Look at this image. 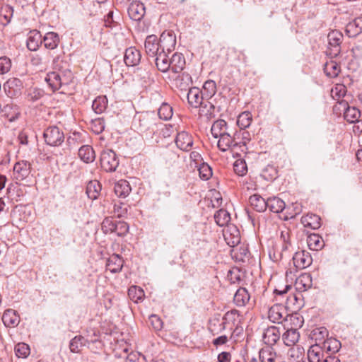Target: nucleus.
<instances>
[{
	"instance_id": "f257e3e1",
	"label": "nucleus",
	"mask_w": 362,
	"mask_h": 362,
	"mask_svg": "<svg viewBox=\"0 0 362 362\" xmlns=\"http://www.w3.org/2000/svg\"><path fill=\"white\" fill-rule=\"evenodd\" d=\"M73 77V74L69 69H59L49 72L45 77V81L54 92L63 86L69 85Z\"/></svg>"
},
{
	"instance_id": "f03ea898",
	"label": "nucleus",
	"mask_w": 362,
	"mask_h": 362,
	"mask_svg": "<svg viewBox=\"0 0 362 362\" xmlns=\"http://www.w3.org/2000/svg\"><path fill=\"white\" fill-rule=\"evenodd\" d=\"M268 318L274 323H282L283 321H293L297 320L299 325H301L302 321L296 315H289L287 308L281 303H276L272 305L268 311Z\"/></svg>"
},
{
	"instance_id": "7ed1b4c3",
	"label": "nucleus",
	"mask_w": 362,
	"mask_h": 362,
	"mask_svg": "<svg viewBox=\"0 0 362 362\" xmlns=\"http://www.w3.org/2000/svg\"><path fill=\"white\" fill-rule=\"evenodd\" d=\"M155 123V115L153 112H141L134 117V126L137 131L144 133L148 131H153Z\"/></svg>"
},
{
	"instance_id": "20e7f679",
	"label": "nucleus",
	"mask_w": 362,
	"mask_h": 362,
	"mask_svg": "<svg viewBox=\"0 0 362 362\" xmlns=\"http://www.w3.org/2000/svg\"><path fill=\"white\" fill-rule=\"evenodd\" d=\"M343 35L338 30H332L327 35L328 47L327 54L332 58L337 57L341 52V43Z\"/></svg>"
},
{
	"instance_id": "39448f33",
	"label": "nucleus",
	"mask_w": 362,
	"mask_h": 362,
	"mask_svg": "<svg viewBox=\"0 0 362 362\" xmlns=\"http://www.w3.org/2000/svg\"><path fill=\"white\" fill-rule=\"evenodd\" d=\"M101 168L106 172H114L119 165L116 153L111 149L103 150L100 158Z\"/></svg>"
},
{
	"instance_id": "423d86ee",
	"label": "nucleus",
	"mask_w": 362,
	"mask_h": 362,
	"mask_svg": "<svg viewBox=\"0 0 362 362\" xmlns=\"http://www.w3.org/2000/svg\"><path fill=\"white\" fill-rule=\"evenodd\" d=\"M237 313V310H233L230 312H227L222 318L221 321L218 318H215L211 320L209 324V330L211 332L215 335L224 330L226 328L228 320H235V317L236 316Z\"/></svg>"
},
{
	"instance_id": "0eeeda50",
	"label": "nucleus",
	"mask_w": 362,
	"mask_h": 362,
	"mask_svg": "<svg viewBox=\"0 0 362 362\" xmlns=\"http://www.w3.org/2000/svg\"><path fill=\"white\" fill-rule=\"evenodd\" d=\"M43 135L45 142L49 146H59L64 140V133L55 126L49 127Z\"/></svg>"
},
{
	"instance_id": "6e6552de",
	"label": "nucleus",
	"mask_w": 362,
	"mask_h": 362,
	"mask_svg": "<svg viewBox=\"0 0 362 362\" xmlns=\"http://www.w3.org/2000/svg\"><path fill=\"white\" fill-rule=\"evenodd\" d=\"M237 132L230 130V132L223 134L218 136L217 146L221 151H226L228 149L233 150L239 145V142L236 140Z\"/></svg>"
},
{
	"instance_id": "1a4fd4ad",
	"label": "nucleus",
	"mask_w": 362,
	"mask_h": 362,
	"mask_svg": "<svg viewBox=\"0 0 362 362\" xmlns=\"http://www.w3.org/2000/svg\"><path fill=\"white\" fill-rule=\"evenodd\" d=\"M31 165L27 160H20L15 163L13 171V177L16 180H23L30 173Z\"/></svg>"
},
{
	"instance_id": "9d476101",
	"label": "nucleus",
	"mask_w": 362,
	"mask_h": 362,
	"mask_svg": "<svg viewBox=\"0 0 362 362\" xmlns=\"http://www.w3.org/2000/svg\"><path fill=\"white\" fill-rule=\"evenodd\" d=\"M223 237L226 243L232 247L240 243V234L238 228L234 225L228 226L223 230Z\"/></svg>"
},
{
	"instance_id": "9b49d317",
	"label": "nucleus",
	"mask_w": 362,
	"mask_h": 362,
	"mask_svg": "<svg viewBox=\"0 0 362 362\" xmlns=\"http://www.w3.org/2000/svg\"><path fill=\"white\" fill-rule=\"evenodd\" d=\"M293 262L297 269H303L312 264L313 258L308 252L300 250L294 254Z\"/></svg>"
},
{
	"instance_id": "f8f14e48",
	"label": "nucleus",
	"mask_w": 362,
	"mask_h": 362,
	"mask_svg": "<svg viewBox=\"0 0 362 362\" xmlns=\"http://www.w3.org/2000/svg\"><path fill=\"white\" fill-rule=\"evenodd\" d=\"M159 45L160 50L163 52H172L176 45V37L170 31H164L160 36Z\"/></svg>"
},
{
	"instance_id": "ddd939ff",
	"label": "nucleus",
	"mask_w": 362,
	"mask_h": 362,
	"mask_svg": "<svg viewBox=\"0 0 362 362\" xmlns=\"http://www.w3.org/2000/svg\"><path fill=\"white\" fill-rule=\"evenodd\" d=\"M187 98L189 105L194 108H198L206 100L202 91L197 87L189 88Z\"/></svg>"
},
{
	"instance_id": "4468645a",
	"label": "nucleus",
	"mask_w": 362,
	"mask_h": 362,
	"mask_svg": "<svg viewBox=\"0 0 362 362\" xmlns=\"http://www.w3.org/2000/svg\"><path fill=\"white\" fill-rule=\"evenodd\" d=\"M144 4L140 1H133L128 8V14L130 18L135 21H139L143 18L145 15Z\"/></svg>"
},
{
	"instance_id": "2eb2a0df",
	"label": "nucleus",
	"mask_w": 362,
	"mask_h": 362,
	"mask_svg": "<svg viewBox=\"0 0 362 362\" xmlns=\"http://www.w3.org/2000/svg\"><path fill=\"white\" fill-rule=\"evenodd\" d=\"M281 332L276 326H271L267 328L263 333L264 342L271 347L274 345L280 339Z\"/></svg>"
},
{
	"instance_id": "dca6fc26",
	"label": "nucleus",
	"mask_w": 362,
	"mask_h": 362,
	"mask_svg": "<svg viewBox=\"0 0 362 362\" xmlns=\"http://www.w3.org/2000/svg\"><path fill=\"white\" fill-rule=\"evenodd\" d=\"M340 105L344 108V117L349 123L360 122L361 117V111L355 107L349 106L346 103L341 102Z\"/></svg>"
},
{
	"instance_id": "f3484780",
	"label": "nucleus",
	"mask_w": 362,
	"mask_h": 362,
	"mask_svg": "<svg viewBox=\"0 0 362 362\" xmlns=\"http://www.w3.org/2000/svg\"><path fill=\"white\" fill-rule=\"evenodd\" d=\"M175 144L180 150L188 151L193 145L192 137L186 132H179L175 138Z\"/></svg>"
},
{
	"instance_id": "a211bd4d",
	"label": "nucleus",
	"mask_w": 362,
	"mask_h": 362,
	"mask_svg": "<svg viewBox=\"0 0 362 362\" xmlns=\"http://www.w3.org/2000/svg\"><path fill=\"white\" fill-rule=\"evenodd\" d=\"M141 53L135 47H130L125 50L124 61L127 66H134L141 61Z\"/></svg>"
},
{
	"instance_id": "6ab92c4d",
	"label": "nucleus",
	"mask_w": 362,
	"mask_h": 362,
	"mask_svg": "<svg viewBox=\"0 0 362 362\" xmlns=\"http://www.w3.org/2000/svg\"><path fill=\"white\" fill-rule=\"evenodd\" d=\"M259 362H277L276 353L272 347L262 348L259 351ZM250 362H258L255 358H252Z\"/></svg>"
},
{
	"instance_id": "aec40b11",
	"label": "nucleus",
	"mask_w": 362,
	"mask_h": 362,
	"mask_svg": "<svg viewBox=\"0 0 362 362\" xmlns=\"http://www.w3.org/2000/svg\"><path fill=\"white\" fill-rule=\"evenodd\" d=\"M146 52L148 55L155 57L160 49L159 42L157 37L154 35H148L145 40L144 44Z\"/></svg>"
},
{
	"instance_id": "412c9836",
	"label": "nucleus",
	"mask_w": 362,
	"mask_h": 362,
	"mask_svg": "<svg viewBox=\"0 0 362 362\" xmlns=\"http://www.w3.org/2000/svg\"><path fill=\"white\" fill-rule=\"evenodd\" d=\"M346 34L349 37H355L362 33V16L349 22L345 28Z\"/></svg>"
},
{
	"instance_id": "4be33fe9",
	"label": "nucleus",
	"mask_w": 362,
	"mask_h": 362,
	"mask_svg": "<svg viewBox=\"0 0 362 362\" xmlns=\"http://www.w3.org/2000/svg\"><path fill=\"white\" fill-rule=\"evenodd\" d=\"M123 263L124 261L119 255L113 254L108 258L106 268L111 273H118L122 270Z\"/></svg>"
},
{
	"instance_id": "5701e85b",
	"label": "nucleus",
	"mask_w": 362,
	"mask_h": 362,
	"mask_svg": "<svg viewBox=\"0 0 362 362\" xmlns=\"http://www.w3.org/2000/svg\"><path fill=\"white\" fill-rule=\"evenodd\" d=\"M170 69L174 73H180L185 66V59L181 53H174L170 58Z\"/></svg>"
},
{
	"instance_id": "b1692460",
	"label": "nucleus",
	"mask_w": 362,
	"mask_h": 362,
	"mask_svg": "<svg viewBox=\"0 0 362 362\" xmlns=\"http://www.w3.org/2000/svg\"><path fill=\"white\" fill-rule=\"evenodd\" d=\"M300 221L304 227L310 228L313 230L318 229L321 226L320 217L313 214H308L302 216Z\"/></svg>"
},
{
	"instance_id": "393cba45",
	"label": "nucleus",
	"mask_w": 362,
	"mask_h": 362,
	"mask_svg": "<svg viewBox=\"0 0 362 362\" xmlns=\"http://www.w3.org/2000/svg\"><path fill=\"white\" fill-rule=\"evenodd\" d=\"M307 355L309 362H322L325 352L320 345L314 344L309 348Z\"/></svg>"
},
{
	"instance_id": "a878e982",
	"label": "nucleus",
	"mask_w": 362,
	"mask_h": 362,
	"mask_svg": "<svg viewBox=\"0 0 362 362\" xmlns=\"http://www.w3.org/2000/svg\"><path fill=\"white\" fill-rule=\"evenodd\" d=\"M42 42V35L39 31L34 30L29 33L27 40V47L28 49L36 51Z\"/></svg>"
},
{
	"instance_id": "bb28decb",
	"label": "nucleus",
	"mask_w": 362,
	"mask_h": 362,
	"mask_svg": "<svg viewBox=\"0 0 362 362\" xmlns=\"http://www.w3.org/2000/svg\"><path fill=\"white\" fill-rule=\"evenodd\" d=\"M2 321L6 327H15L18 325L20 317L14 310L8 309L3 314Z\"/></svg>"
},
{
	"instance_id": "cd10ccee",
	"label": "nucleus",
	"mask_w": 362,
	"mask_h": 362,
	"mask_svg": "<svg viewBox=\"0 0 362 362\" xmlns=\"http://www.w3.org/2000/svg\"><path fill=\"white\" fill-rule=\"evenodd\" d=\"M231 129L228 127L227 122L223 119H218L215 121L211 128V134L214 138L230 132Z\"/></svg>"
},
{
	"instance_id": "c85d7f7f",
	"label": "nucleus",
	"mask_w": 362,
	"mask_h": 362,
	"mask_svg": "<svg viewBox=\"0 0 362 362\" xmlns=\"http://www.w3.org/2000/svg\"><path fill=\"white\" fill-rule=\"evenodd\" d=\"M155 62L158 69L162 72H166L170 70V59L168 57L165 52H160L156 55Z\"/></svg>"
},
{
	"instance_id": "c756f323",
	"label": "nucleus",
	"mask_w": 362,
	"mask_h": 362,
	"mask_svg": "<svg viewBox=\"0 0 362 362\" xmlns=\"http://www.w3.org/2000/svg\"><path fill=\"white\" fill-rule=\"evenodd\" d=\"M192 83V77L189 74L187 73H182V74L178 75L175 81L176 88L182 91L189 90V88H192L190 87Z\"/></svg>"
},
{
	"instance_id": "7c9ffc66",
	"label": "nucleus",
	"mask_w": 362,
	"mask_h": 362,
	"mask_svg": "<svg viewBox=\"0 0 362 362\" xmlns=\"http://www.w3.org/2000/svg\"><path fill=\"white\" fill-rule=\"evenodd\" d=\"M198 108H199V115L201 117L211 119L216 116L215 106L207 99Z\"/></svg>"
},
{
	"instance_id": "2f4dec72",
	"label": "nucleus",
	"mask_w": 362,
	"mask_h": 362,
	"mask_svg": "<svg viewBox=\"0 0 362 362\" xmlns=\"http://www.w3.org/2000/svg\"><path fill=\"white\" fill-rule=\"evenodd\" d=\"M302 295L300 293H293L286 297V307L292 311L298 310L301 306Z\"/></svg>"
},
{
	"instance_id": "473e14b6",
	"label": "nucleus",
	"mask_w": 362,
	"mask_h": 362,
	"mask_svg": "<svg viewBox=\"0 0 362 362\" xmlns=\"http://www.w3.org/2000/svg\"><path fill=\"white\" fill-rule=\"evenodd\" d=\"M300 334L296 328L288 329L283 335L282 339L285 345L294 346L299 340Z\"/></svg>"
},
{
	"instance_id": "72a5a7b5",
	"label": "nucleus",
	"mask_w": 362,
	"mask_h": 362,
	"mask_svg": "<svg viewBox=\"0 0 362 362\" xmlns=\"http://www.w3.org/2000/svg\"><path fill=\"white\" fill-rule=\"evenodd\" d=\"M78 156L85 163H89L94 161L95 158V151L89 145L82 146L78 149Z\"/></svg>"
},
{
	"instance_id": "f704fd0d",
	"label": "nucleus",
	"mask_w": 362,
	"mask_h": 362,
	"mask_svg": "<svg viewBox=\"0 0 362 362\" xmlns=\"http://www.w3.org/2000/svg\"><path fill=\"white\" fill-rule=\"evenodd\" d=\"M250 296L245 288H240L235 292L233 301L238 307L245 306L250 300Z\"/></svg>"
},
{
	"instance_id": "c9c22d12",
	"label": "nucleus",
	"mask_w": 362,
	"mask_h": 362,
	"mask_svg": "<svg viewBox=\"0 0 362 362\" xmlns=\"http://www.w3.org/2000/svg\"><path fill=\"white\" fill-rule=\"evenodd\" d=\"M250 206L258 212H263L267 209V201L259 194H255L250 197Z\"/></svg>"
},
{
	"instance_id": "e433bc0d",
	"label": "nucleus",
	"mask_w": 362,
	"mask_h": 362,
	"mask_svg": "<svg viewBox=\"0 0 362 362\" xmlns=\"http://www.w3.org/2000/svg\"><path fill=\"white\" fill-rule=\"evenodd\" d=\"M114 191L117 197H126L131 192V187L127 180H120L115 183Z\"/></svg>"
},
{
	"instance_id": "4c0bfd02",
	"label": "nucleus",
	"mask_w": 362,
	"mask_h": 362,
	"mask_svg": "<svg viewBox=\"0 0 362 362\" xmlns=\"http://www.w3.org/2000/svg\"><path fill=\"white\" fill-rule=\"evenodd\" d=\"M285 202L278 197L269 198L267 200V208L272 212L280 213L285 209Z\"/></svg>"
},
{
	"instance_id": "58836bf2",
	"label": "nucleus",
	"mask_w": 362,
	"mask_h": 362,
	"mask_svg": "<svg viewBox=\"0 0 362 362\" xmlns=\"http://www.w3.org/2000/svg\"><path fill=\"white\" fill-rule=\"evenodd\" d=\"M214 219L216 224L221 227L230 226L229 223L230 221V214L225 209H219L214 214Z\"/></svg>"
},
{
	"instance_id": "ea45409f",
	"label": "nucleus",
	"mask_w": 362,
	"mask_h": 362,
	"mask_svg": "<svg viewBox=\"0 0 362 362\" xmlns=\"http://www.w3.org/2000/svg\"><path fill=\"white\" fill-rule=\"evenodd\" d=\"M44 45L49 49H55L59 43L58 34L54 32L47 33L43 37Z\"/></svg>"
},
{
	"instance_id": "a19ab883",
	"label": "nucleus",
	"mask_w": 362,
	"mask_h": 362,
	"mask_svg": "<svg viewBox=\"0 0 362 362\" xmlns=\"http://www.w3.org/2000/svg\"><path fill=\"white\" fill-rule=\"evenodd\" d=\"M304 356V349L299 346H293L287 352V357L290 362H300Z\"/></svg>"
},
{
	"instance_id": "79ce46f5",
	"label": "nucleus",
	"mask_w": 362,
	"mask_h": 362,
	"mask_svg": "<svg viewBox=\"0 0 362 362\" xmlns=\"http://www.w3.org/2000/svg\"><path fill=\"white\" fill-rule=\"evenodd\" d=\"M101 191V185L96 180L90 181L86 187V194L89 199L94 200L98 198Z\"/></svg>"
},
{
	"instance_id": "37998d69",
	"label": "nucleus",
	"mask_w": 362,
	"mask_h": 362,
	"mask_svg": "<svg viewBox=\"0 0 362 362\" xmlns=\"http://www.w3.org/2000/svg\"><path fill=\"white\" fill-rule=\"evenodd\" d=\"M340 66L334 61L327 62L324 66V71L331 78L337 77L340 72Z\"/></svg>"
},
{
	"instance_id": "c03bdc74",
	"label": "nucleus",
	"mask_w": 362,
	"mask_h": 362,
	"mask_svg": "<svg viewBox=\"0 0 362 362\" xmlns=\"http://www.w3.org/2000/svg\"><path fill=\"white\" fill-rule=\"evenodd\" d=\"M128 296L132 300L138 303L143 300L144 291L136 286H132L128 290Z\"/></svg>"
},
{
	"instance_id": "a18cd8bd",
	"label": "nucleus",
	"mask_w": 362,
	"mask_h": 362,
	"mask_svg": "<svg viewBox=\"0 0 362 362\" xmlns=\"http://www.w3.org/2000/svg\"><path fill=\"white\" fill-rule=\"evenodd\" d=\"M252 117L250 112L245 111L239 115L237 119V124L240 129H245L250 126Z\"/></svg>"
},
{
	"instance_id": "49530a36",
	"label": "nucleus",
	"mask_w": 362,
	"mask_h": 362,
	"mask_svg": "<svg viewBox=\"0 0 362 362\" xmlns=\"http://www.w3.org/2000/svg\"><path fill=\"white\" fill-rule=\"evenodd\" d=\"M86 340L81 335L76 336L71 339L69 344V348L71 352L78 353L81 351L83 346L86 345Z\"/></svg>"
},
{
	"instance_id": "de8ad7c7",
	"label": "nucleus",
	"mask_w": 362,
	"mask_h": 362,
	"mask_svg": "<svg viewBox=\"0 0 362 362\" xmlns=\"http://www.w3.org/2000/svg\"><path fill=\"white\" fill-rule=\"evenodd\" d=\"M307 244L312 250L317 251L323 247L321 238L316 234H312L308 237Z\"/></svg>"
},
{
	"instance_id": "09e8293b",
	"label": "nucleus",
	"mask_w": 362,
	"mask_h": 362,
	"mask_svg": "<svg viewBox=\"0 0 362 362\" xmlns=\"http://www.w3.org/2000/svg\"><path fill=\"white\" fill-rule=\"evenodd\" d=\"M291 231L288 228L284 227L281 230L280 235L281 240L283 243L282 251H286L291 247Z\"/></svg>"
},
{
	"instance_id": "8fccbe9b",
	"label": "nucleus",
	"mask_w": 362,
	"mask_h": 362,
	"mask_svg": "<svg viewBox=\"0 0 362 362\" xmlns=\"http://www.w3.org/2000/svg\"><path fill=\"white\" fill-rule=\"evenodd\" d=\"M158 115L160 119L168 120L173 115V107L169 104L163 103L158 109Z\"/></svg>"
},
{
	"instance_id": "3c124183",
	"label": "nucleus",
	"mask_w": 362,
	"mask_h": 362,
	"mask_svg": "<svg viewBox=\"0 0 362 362\" xmlns=\"http://www.w3.org/2000/svg\"><path fill=\"white\" fill-rule=\"evenodd\" d=\"M107 107V100L105 97L99 96L97 97L93 102L92 108L93 111L97 114H100Z\"/></svg>"
},
{
	"instance_id": "603ef678",
	"label": "nucleus",
	"mask_w": 362,
	"mask_h": 362,
	"mask_svg": "<svg viewBox=\"0 0 362 362\" xmlns=\"http://www.w3.org/2000/svg\"><path fill=\"white\" fill-rule=\"evenodd\" d=\"M203 94L206 99L211 98L216 92V84L212 80L206 81L203 86Z\"/></svg>"
},
{
	"instance_id": "864d4df0",
	"label": "nucleus",
	"mask_w": 362,
	"mask_h": 362,
	"mask_svg": "<svg viewBox=\"0 0 362 362\" xmlns=\"http://www.w3.org/2000/svg\"><path fill=\"white\" fill-rule=\"evenodd\" d=\"M13 8L12 6L6 5L5 6L1 11L0 13V21L4 25H7L10 21L11 18L13 16Z\"/></svg>"
},
{
	"instance_id": "5fc2aeb1",
	"label": "nucleus",
	"mask_w": 362,
	"mask_h": 362,
	"mask_svg": "<svg viewBox=\"0 0 362 362\" xmlns=\"http://www.w3.org/2000/svg\"><path fill=\"white\" fill-rule=\"evenodd\" d=\"M235 253V257L238 261L245 262L250 259V252L246 246H240L239 247L233 250Z\"/></svg>"
},
{
	"instance_id": "6e6d98bb",
	"label": "nucleus",
	"mask_w": 362,
	"mask_h": 362,
	"mask_svg": "<svg viewBox=\"0 0 362 362\" xmlns=\"http://www.w3.org/2000/svg\"><path fill=\"white\" fill-rule=\"evenodd\" d=\"M346 93V88L343 84H337L331 90V96L334 100H339L341 98L345 96Z\"/></svg>"
},
{
	"instance_id": "4d7b16f0",
	"label": "nucleus",
	"mask_w": 362,
	"mask_h": 362,
	"mask_svg": "<svg viewBox=\"0 0 362 362\" xmlns=\"http://www.w3.org/2000/svg\"><path fill=\"white\" fill-rule=\"evenodd\" d=\"M233 170L235 174L239 176H244L247 173V166L243 159H238L233 164Z\"/></svg>"
},
{
	"instance_id": "13d9d810",
	"label": "nucleus",
	"mask_w": 362,
	"mask_h": 362,
	"mask_svg": "<svg viewBox=\"0 0 362 362\" xmlns=\"http://www.w3.org/2000/svg\"><path fill=\"white\" fill-rule=\"evenodd\" d=\"M115 223L116 221H115L112 217L105 218L101 223V229L103 232L105 234L112 233L114 232Z\"/></svg>"
},
{
	"instance_id": "bf43d9fd",
	"label": "nucleus",
	"mask_w": 362,
	"mask_h": 362,
	"mask_svg": "<svg viewBox=\"0 0 362 362\" xmlns=\"http://www.w3.org/2000/svg\"><path fill=\"white\" fill-rule=\"evenodd\" d=\"M91 131L95 134L102 133L105 129V122L103 118H96L91 121L90 124Z\"/></svg>"
},
{
	"instance_id": "052dcab7",
	"label": "nucleus",
	"mask_w": 362,
	"mask_h": 362,
	"mask_svg": "<svg viewBox=\"0 0 362 362\" xmlns=\"http://www.w3.org/2000/svg\"><path fill=\"white\" fill-rule=\"evenodd\" d=\"M297 289L307 290L311 286V278L308 274L301 275L296 281Z\"/></svg>"
},
{
	"instance_id": "680f3d73",
	"label": "nucleus",
	"mask_w": 362,
	"mask_h": 362,
	"mask_svg": "<svg viewBox=\"0 0 362 362\" xmlns=\"http://www.w3.org/2000/svg\"><path fill=\"white\" fill-rule=\"evenodd\" d=\"M15 353L18 358H26L30 354L29 346L25 343H18L15 346Z\"/></svg>"
},
{
	"instance_id": "e2e57ef3",
	"label": "nucleus",
	"mask_w": 362,
	"mask_h": 362,
	"mask_svg": "<svg viewBox=\"0 0 362 362\" xmlns=\"http://www.w3.org/2000/svg\"><path fill=\"white\" fill-rule=\"evenodd\" d=\"M324 348L332 353H337L341 348V343L335 339H329L324 342Z\"/></svg>"
},
{
	"instance_id": "0e129e2a",
	"label": "nucleus",
	"mask_w": 362,
	"mask_h": 362,
	"mask_svg": "<svg viewBox=\"0 0 362 362\" xmlns=\"http://www.w3.org/2000/svg\"><path fill=\"white\" fill-rule=\"evenodd\" d=\"M44 95V91L37 88H30L28 90L27 99L29 101L35 102L40 100Z\"/></svg>"
},
{
	"instance_id": "69168bd1",
	"label": "nucleus",
	"mask_w": 362,
	"mask_h": 362,
	"mask_svg": "<svg viewBox=\"0 0 362 362\" xmlns=\"http://www.w3.org/2000/svg\"><path fill=\"white\" fill-rule=\"evenodd\" d=\"M114 228L113 233H116L118 236H124L129 231V225L124 221H116Z\"/></svg>"
},
{
	"instance_id": "338daca9",
	"label": "nucleus",
	"mask_w": 362,
	"mask_h": 362,
	"mask_svg": "<svg viewBox=\"0 0 362 362\" xmlns=\"http://www.w3.org/2000/svg\"><path fill=\"white\" fill-rule=\"evenodd\" d=\"M198 170L200 177L203 180H207L212 175L211 168L208 164L202 163Z\"/></svg>"
},
{
	"instance_id": "774afa93",
	"label": "nucleus",
	"mask_w": 362,
	"mask_h": 362,
	"mask_svg": "<svg viewBox=\"0 0 362 362\" xmlns=\"http://www.w3.org/2000/svg\"><path fill=\"white\" fill-rule=\"evenodd\" d=\"M11 67V62L7 57H0V74H4L9 71Z\"/></svg>"
}]
</instances>
